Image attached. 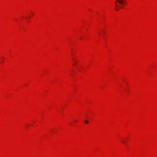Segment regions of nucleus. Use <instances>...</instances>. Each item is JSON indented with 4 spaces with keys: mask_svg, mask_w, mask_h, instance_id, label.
I'll use <instances>...</instances> for the list:
<instances>
[{
    "mask_svg": "<svg viewBox=\"0 0 157 157\" xmlns=\"http://www.w3.org/2000/svg\"><path fill=\"white\" fill-rule=\"evenodd\" d=\"M117 1L121 5H124L126 2L124 0H117Z\"/></svg>",
    "mask_w": 157,
    "mask_h": 157,
    "instance_id": "obj_1",
    "label": "nucleus"
},
{
    "mask_svg": "<svg viewBox=\"0 0 157 157\" xmlns=\"http://www.w3.org/2000/svg\"><path fill=\"white\" fill-rule=\"evenodd\" d=\"M115 5L117 7H119V6L117 4V3L116 2H115Z\"/></svg>",
    "mask_w": 157,
    "mask_h": 157,
    "instance_id": "obj_2",
    "label": "nucleus"
},
{
    "mask_svg": "<svg viewBox=\"0 0 157 157\" xmlns=\"http://www.w3.org/2000/svg\"><path fill=\"white\" fill-rule=\"evenodd\" d=\"M85 122L86 123V124H88V123L89 122L88 121H87V120H85Z\"/></svg>",
    "mask_w": 157,
    "mask_h": 157,
    "instance_id": "obj_3",
    "label": "nucleus"
},
{
    "mask_svg": "<svg viewBox=\"0 0 157 157\" xmlns=\"http://www.w3.org/2000/svg\"><path fill=\"white\" fill-rule=\"evenodd\" d=\"M122 142L123 144H125V141H122Z\"/></svg>",
    "mask_w": 157,
    "mask_h": 157,
    "instance_id": "obj_4",
    "label": "nucleus"
},
{
    "mask_svg": "<svg viewBox=\"0 0 157 157\" xmlns=\"http://www.w3.org/2000/svg\"><path fill=\"white\" fill-rule=\"evenodd\" d=\"M72 59L74 62H75V60L74 58H72Z\"/></svg>",
    "mask_w": 157,
    "mask_h": 157,
    "instance_id": "obj_5",
    "label": "nucleus"
},
{
    "mask_svg": "<svg viewBox=\"0 0 157 157\" xmlns=\"http://www.w3.org/2000/svg\"><path fill=\"white\" fill-rule=\"evenodd\" d=\"M118 10H119V9H116V10L117 11H118Z\"/></svg>",
    "mask_w": 157,
    "mask_h": 157,
    "instance_id": "obj_6",
    "label": "nucleus"
}]
</instances>
